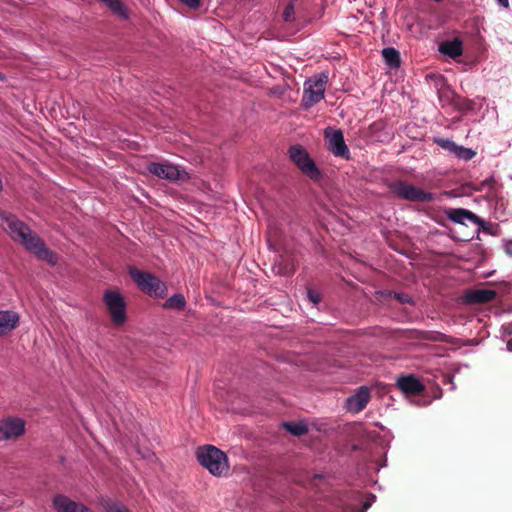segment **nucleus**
I'll list each match as a JSON object with an SVG mask.
<instances>
[{
  "mask_svg": "<svg viewBox=\"0 0 512 512\" xmlns=\"http://www.w3.org/2000/svg\"><path fill=\"white\" fill-rule=\"evenodd\" d=\"M0 224L15 242L35 254L38 259L47 262L51 266L57 264V254L50 250L45 242L15 215L0 211Z\"/></svg>",
  "mask_w": 512,
  "mask_h": 512,
  "instance_id": "1",
  "label": "nucleus"
},
{
  "mask_svg": "<svg viewBox=\"0 0 512 512\" xmlns=\"http://www.w3.org/2000/svg\"><path fill=\"white\" fill-rule=\"evenodd\" d=\"M198 462L214 476H224L229 471L226 454L212 445L198 447L196 451Z\"/></svg>",
  "mask_w": 512,
  "mask_h": 512,
  "instance_id": "2",
  "label": "nucleus"
},
{
  "mask_svg": "<svg viewBox=\"0 0 512 512\" xmlns=\"http://www.w3.org/2000/svg\"><path fill=\"white\" fill-rule=\"evenodd\" d=\"M129 275L139 289L149 296L163 298L167 294V286L152 273L129 267Z\"/></svg>",
  "mask_w": 512,
  "mask_h": 512,
  "instance_id": "3",
  "label": "nucleus"
},
{
  "mask_svg": "<svg viewBox=\"0 0 512 512\" xmlns=\"http://www.w3.org/2000/svg\"><path fill=\"white\" fill-rule=\"evenodd\" d=\"M288 155L298 169L311 180L318 182L322 179V172L304 147L293 145L288 149Z\"/></svg>",
  "mask_w": 512,
  "mask_h": 512,
  "instance_id": "4",
  "label": "nucleus"
},
{
  "mask_svg": "<svg viewBox=\"0 0 512 512\" xmlns=\"http://www.w3.org/2000/svg\"><path fill=\"white\" fill-rule=\"evenodd\" d=\"M390 191L395 197L411 202H432L434 195L406 181L396 180L389 184Z\"/></svg>",
  "mask_w": 512,
  "mask_h": 512,
  "instance_id": "5",
  "label": "nucleus"
},
{
  "mask_svg": "<svg viewBox=\"0 0 512 512\" xmlns=\"http://www.w3.org/2000/svg\"><path fill=\"white\" fill-rule=\"evenodd\" d=\"M327 82L328 74L326 72H322L305 82L304 95L302 99V106L304 108H310L324 98Z\"/></svg>",
  "mask_w": 512,
  "mask_h": 512,
  "instance_id": "6",
  "label": "nucleus"
},
{
  "mask_svg": "<svg viewBox=\"0 0 512 512\" xmlns=\"http://www.w3.org/2000/svg\"><path fill=\"white\" fill-rule=\"evenodd\" d=\"M114 324L121 325L126 321V303L123 296L114 290H107L103 297Z\"/></svg>",
  "mask_w": 512,
  "mask_h": 512,
  "instance_id": "7",
  "label": "nucleus"
},
{
  "mask_svg": "<svg viewBox=\"0 0 512 512\" xmlns=\"http://www.w3.org/2000/svg\"><path fill=\"white\" fill-rule=\"evenodd\" d=\"M325 138L327 140V148L334 156L344 159L350 158V151L345 143L341 129H327L325 131Z\"/></svg>",
  "mask_w": 512,
  "mask_h": 512,
  "instance_id": "8",
  "label": "nucleus"
},
{
  "mask_svg": "<svg viewBox=\"0 0 512 512\" xmlns=\"http://www.w3.org/2000/svg\"><path fill=\"white\" fill-rule=\"evenodd\" d=\"M148 171L161 178L170 181L184 180L186 173L181 172L176 166L168 163H149L147 166Z\"/></svg>",
  "mask_w": 512,
  "mask_h": 512,
  "instance_id": "9",
  "label": "nucleus"
},
{
  "mask_svg": "<svg viewBox=\"0 0 512 512\" xmlns=\"http://www.w3.org/2000/svg\"><path fill=\"white\" fill-rule=\"evenodd\" d=\"M370 399V389L367 386H361L346 399V409L351 413H359L365 409Z\"/></svg>",
  "mask_w": 512,
  "mask_h": 512,
  "instance_id": "10",
  "label": "nucleus"
},
{
  "mask_svg": "<svg viewBox=\"0 0 512 512\" xmlns=\"http://www.w3.org/2000/svg\"><path fill=\"white\" fill-rule=\"evenodd\" d=\"M25 431V423L20 418H8L0 421V441L21 436Z\"/></svg>",
  "mask_w": 512,
  "mask_h": 512,
  "instance_id": "11",
  "label": "nucleus"
},
{
  "mask_svg": "<svg viewBox=\"0 0 512 512\" xmlns=\"http://www.w3.org/2000/svg\"><path fill=\"white\" fill-rule=\"evenodd\" d=\"M434 143H436L439 147L454 154L457 158L463 160H471L475 156V151L469 148H465L463 146L457 145L454 141L450 139L444 138H434Z\"/></svg>",
  "mask_w": 512,
  "mask_h": 512,
  "instance_id": "12",
  "label": "nucleus"
},
{
  "mask_svg": "<svg viewBox=\"0 0 512 512\" xmlns=\"http://www.w3.org/2000/svg\"><path fill=\"white\" fill-rule=\"evenodd\" d=\"M445 214L449 220L457 224L468 225L467 222L483 224V219L464 208H448L445 210Z\"/></svg>",
  "mask_w": 512,
  "mask_h": 512,
  "instance_id": "13",
  "label": "nucleus"
},
{
  "mask_svg": "<svg viewBox=\"0 0 512 512\" xmlns=\"http://www.w3.org/2000/svg\"><path fill=\"white\" fill-rule=\"evenodd\" d=\"M398 388L407 395H420L425 390L423 383L414 375L401 376L397 380Z\"/></svg>",
  "mask_w": 512,
  "mask_h": 512,
  "instance_id": "14",
  "label": "nucleus"
},
{
  "mask_svg": "<svg viewBox=\"0 0 512 512\" xmlns=\"http://www.w3.org/2000/svg\"><path fill=\"white\" fill-rule=\"evenodd\" d=\"M496 298V292L492 289H474L468 291L464 300L467 304H486Z\"/></svg>",
  "mask_w": 512,
  "mask_h": 512,
  "instance_id": "15",
  "label": "nucleus"
},
{
  "mask_svg": "<svg viewBox=\"0 0 512 512\" xmlns=\"http://www.w3.org/2000/svg\"><path fill=\"white\" fill-rule=\"evenodd\" d=\"M19 322V316L14 311H0V337L14 330Z\"/></svg>",
  "mask_w": 512,
  "mask_h": 512,
  "instance_id": "16",
  "label": "nucleus"
},
{
  "mask_svg": "<svg viewBox=\"0 0 512 512\" xmlns=\"http://www.w3.org/2000/svg\"><path fill=\"white\" fill-rule=\"evenodd\" d=\"M54 507L58 512H87V508L79 503L69 500L67 497L59 495L54 498Z\"/></svg>",
  "mask_w": 512,
  "mask_h": 512,
  "instance_id": "17",
  "label": "nucleus"
},
{
  "mask_svg": "<svg viewBox=\"0 0 512 512\" xmlns=\"http://www.w3.org/2000/svg\"><path fill=\"white\" fill-rule=\"evenodd\" d=\"M439 51L452 59H455L462 55L463 45L460 39L455 38L453 40L443 41L439 46Z\"/></svg>",
  "mask_w": 512,
  "mask_h": 512,
  "instance_id": "18",
  "label": "nucleus"
},
{
  "mask_svg": "<svg viewBox=\"0 0 512 512\" xmlns=\"http://www.w3.org/2000/svg\"><path fill=\"white\" fill-rule=\"evenodd\" d=\"M273 269H274V271L277 274H280V275H283V276H290L296 270L294 259L291 258V257H283V256H281L275 262Z\"/></svg>",
  "mask_w": 512,
  "mask_h": 512,
  "instance_id": "19",
  "label": "nucleus"
},
{
  "mask_svg": "<svg viewBox=\"0 0 512 512\" xmlns=\"http://www.w3.org/2000/svg\"><path fill=\"white\" fill-rule=\"evenodd\" d=\"M417 340H426V341H432V342H445L449 343V337L445 335L444 333L438 332V331H415L414 336Z\"/></svg>",
  "mask_w": 512,
  "mask_h": 512,
  "instance_id": "20",
  "label": "nucleus"
},
{
  "mask_svg": "<svg viewBox=\"0 0 512 512\" xmlns=\"http://www.w3.org/2000/svg\"><path fill=\"white\" fill-rule=\"evenodd\" d=\"M105 5L117 16L122 19L129 17L127 7L122 3L121 0H101Z\"/></svg>",
  "mask_w": 512,
  "mask_h": 512,
  "instance_id": "21",
  "label": "nucleus"
},
{
  "mask_svg": "<svg viewBox=\"0 0 512 512\" xmlns=\"http://www.w3.org/2000/svg\"><path fill=\"white\" fill-rule=\"evenodd\" d=\"M382 56L390 68H398L400 65V53L393 47L384 48Z\"/></svg>",
  "mask_w": 512,
  "mask_h": 512,
  "instance_id": "22",
  "label": "nucleus"
},
{
  "mask_svg": "<svg viewBox=\"0 0 512 512\" xmlns=\"http://www.w3.org/2000/svg\"><path fill=\"white\" fill-rule=\"evenodd\" d=\"M185 306H186L185 297L180 293L172 295L164 303L165 308L174 309V310H178V311L184 310Z\"/></svg>",
  "mask_w": 512,
  "mask_h": 512,
  "instance_id": "23",
  "label": "nucleus"
},
{
  "mask_svg": "<svg viewBox=\"0 0 512 512\" xmlns=\"http://www.w3.org/2000/svg\"><path fill=\"white\" fill-rule=\"evenodd\" d=\"M283 427L294 436H302L308 432V427L302 422H285Z\"/></svg>",
  "mask_w": 512,
  "mask_h": 512,
  "instance_id": "24",
  "label": "nucleus"
},
{
  "mask_svg": "<svg viewBox=\"0 0 512 512\" xmlns=\"http://www.w3.org/2000/svg\"><path fill=\"white\" fill-rule=\"evenodd\" d=\"M299 5V0H289L282 13V18L285 22H293L295 20V10Z\"/></svg>",
  "mask_w": 512,
  "mask_h": 512,
  "instance_id": "25",
  "label": "nucleus"
},
{
  "mask_svg": "<svg viewBox=\"0 0 512 512\" xmlns=\"http://www.w3.org/2000/svg\"><path fill=\"white\" fill-rule=\"evenodd\" d=\"M106 512H130L129 509L120 502L117 501H106L105 502Z\"/></svg>",
  "mask_w": 512,
  "mask_h": 512,
  "instance_id": "26",
  "label": "nucleus"
},
{
  "mask_svg": "<svg viewBox=\"0 0 512 512\" xmlns=\"http://www.w3.org/2000/svg\"><path fill=\"white\" fill-rule=\"evenodd\" d=\"M495 179L493 177L487 178L480 182L479 186L475 188L476 191H483L486 187L489 188V194H492L495 186Z\"/></svg>",
  "mask_w": 512,
  "mask_h": 512,
  "instance_id": "27",
  "label": "nucleus"
},
{
  "mask_svg": "<svg viewBox=\"0 0 512 512\" xmlns=\"http://www.w3.org/2000/svg\"><path fill=\"white\" fill-rule=\"evenodd\" d=\"M307 296L308 299L314 304H318L321 301L320 294L315 290L309 289L307 292Z\"/></svg>",
  "mask_w": 512,
  "mask_h": 512,
  "instance_id": "28",
  "label": "nucleus"
},
{
  "mask_svg": "<svg viewBox=\"0 0 512 512\" xmlns=\"http://www.w3.org/2000/svg\"><path fill=\"white\" fill-rule=\"evenodd\" d=\"M394 297L402 304L412 303L411 297L406 293H395Z\"/></svg>",
  "mask_w": 512,
  "mask_h": 512,
  "instance_id": "29",
  "label": "nucleus"
},
{
  "mask_svg": "<svg viewBox=\"0 0 512 512\" xmlns=\"http://www.w3.org/2000/svg\"><path fill=\"white\" fill-rule=\"evenodd\" d=\"M181 1L190 8H198L200 6L201 0H181Z\"/></svg>",
  "mask_w": 512,
  "mask_h": 512,
  "instance_id": "30",
  "label": "nucleus"
},
{
  "mask_svg": "<svg viewBox=\"0 0 512 512\" xmlns=\"http://www.w3.org/2000/svg\"><path fill=\"white\" fill-rule=\"evenodd\" d=\"M479 226V229H481L484 232H490V229L492 228V224L486 222L483 220V224H476Z\"/></svg>",
  "mask_w": 512,
  "mask_h": 512,
  "instance_id": "31",
  "label": "nucleus"
},
{
  "mask_svg": "<svg viewBox=\"0 0 512 512\" xmlns=\"http://www.w3.org/2000/svg\"><path fill=\"white\" fill-rule=\"evenodd\" d=\"M375 498V496H372L370 499H367L364 504H363V507L361 509L360 512H365L372 504V500Z\"/></svg>",
  "mask_w": 512,
  "mask_h": 512,
  "instance_id": "32",
  "label": "nucleus"
},
{
  "mask_svg": "<svg viewBox=\"0 0 512 512\" xmlns=\"http://www.w3.org/2000/svg\"><path fill=\"white\" fill-rule=\"evenodd\" d=\"M498 2L504 6V7H508L509 6V1L508 0H498Z\"/></svg>",
  "mask_w": 512,
  "mask_h": 512,
  "instance_id": "33",
  "label": "nucleus"
},
{
  "mask_svg": "<svg viewBox=\"0 0 512 512\" xmlns=\"http://www.w3.org/2000/svg\"><path fill=\"white\" fill-rule=\"evenodd\" d=\"M507 349L509 351H512V339H510L508 342H507Z\"/></svg>",
  "mask_w": 512,
  "mask_h": 512,
  "instance_id": "34",
  "label": "nucleus"
},
{
  "mask_svg": "<svg viewBox=\"0 0 512 512\" xmlns=\"http://www.w3.org/2000/svg\"><path fill=\"white\" fill-rule=\"evenodd\" d=\"M506 252L507 254H509L510 256H512V250L510 249L509 246H506Z\"/></svg>",
  "mask_w": 512,
  "mask_h": 512,
  "instance_id": "35",
  "label": "nucleus"
}]
</instances>
